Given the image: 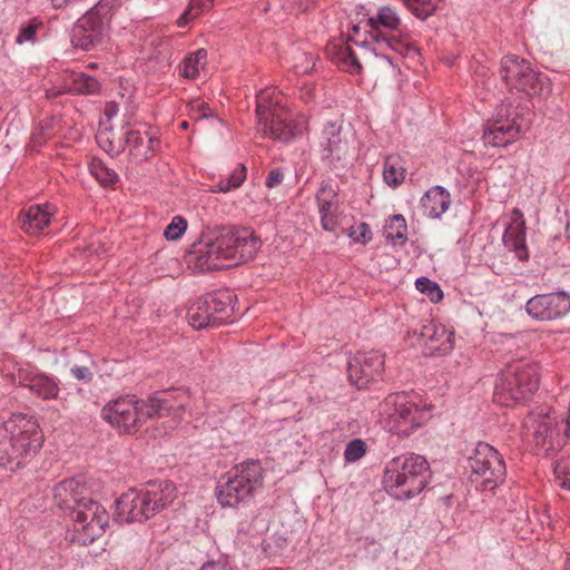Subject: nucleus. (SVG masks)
<instances>
[{"label":"nucleus","mask_w":570,"mask_h":570,"mask_svg":"<svg viewBox=\"0 0 570 570\" xmlns=\"http://www.w3.org/2000/svg\"><path fill=\"white\" fill-rule=\"evenodd\" d=\"M187 389L156 392L147 399L126 394L109 401L101 409V417L120 434H135L149 420L175 414L189 407Z\"/></svg>","instance_id":"f257e3e1"},{"label":"nucleus","mask_w":570,"mask_h":570,"mask_svg":"<svg viewBox=\"0 0 570 570\" xmlns=\"http://www.w3.org/2000/svg\"><path fill=\"white\" fill-rule=\"evenodd\" d=\"M261 246V239L249 228L220 227L203 236L189 259L200 271L220 269L252 259Z\"/></svg>","instance_id":"f03ea898"},{"label":"nucleus","mask_w":570,"mask_h":570,"mask_svg":"<svg viewBox=\"0 0 570 570\" xmlns=\"http://www.w3.org/2000/svg\"><path fill=\"white\" fill-rule=\"evenodd\" d=\"M43 444L38 421L23 413H13L0 426V465L18 471L27 465Z\"/></svg>","instance_id":"7ed1b4c3"},{"label":"nucleus","mask_w":570,"mask_h":570,"mask_svg":"<svg viewBox=\"0 0 570 570\" xmlns=\"http://www.w3.org/2000/svg\"><path fill=\"white\" fill-rule=\"evenodd\" d=\"M257 132L262 138L282 140L303 139L307 131V118L294 114L288 107V98L274 88L258 92L256 104Z\"/></svg>","instance_id":"20e7f679"},{"label":"nucleus","mask_w":570,"mask_h":570,"mask_svg":"<svg viewBox=\"0 0 570 570\" xmlns=\"http://www.w3.org/2000/svg\"><path fill=\"white\" fill-rule=\"evenodd\" d=\"M429 479L430 466L425 458L405 453L386 462L383 485L391 497L397 500H407L420 494Z\"/></svg>","instance_id":"39448f33"},{"label":"nucleus","mask_w":570,"mask_h":570,"mask_svg":"<svg viewBox=\"0 0 570 570\" xmlns=\"http://www.w3.org/2000/svg\"><path fill=\"white\" fill-rule=\"evenodd\" d=\"M176 498L173 482H149L139 489H129L117 500V514L126 523L142 522L168 507Z\"/></svg>","instance_id":"423d86ee"},{"label":"nucleus","mask_w":570,"mask_h":570,"mask_svg":"<svg viewBox=\"0 0 570 570\" xmlns=\"http://www.w3.org/2000/svg\"><path fill=\"white\" fill-rule=\"evenodd\" d=\"M264 481L259 461L248 460L236 464L216 487L217 502L223 508H238L249 503Z\"/></svg>","instance_id":"0eeeda50"},{"label":"nucleus","mask_w":570,"mask_h":570,"mask_svg":"<svg viewBox=\"0 0 570 570\" xmlns=\"http://www.w3.org/2000/svg\"><path fill=\"white\" fill-rule=\"evenodd\" d=\"M539 387L538 365L529 361L509 362L494 387V401L512 406L527 401Z\"/></svg>","instance_id":"6e6552de"},{"label":"nucleus","mask_w":570,"mask_h":570,"mask_svg":"<svg viewBox=\"0 0 570 570\" xmlns=\"http://www.w3.org/2000/svg\"><path fill=\"white\" fill-rule=\"evenodd\" d=\"M385 429L397 436H409L429 419V411L404 392L387 395L381 404Z\"/></svg>","instance_id":"1a4fd4ad"},{"label":"nucleus","mask_w":570,"mask_h":570,"mask_svg":"<svg viewBox=\"0 0 570 570\" xmlns=\"http://www.w3.org/2000/svg\"><path fill=\"white\" fill-rule=\"evenodd\" d=\"M524 426L532 434L534 450L538 455L554 456L569 442L570 410L568 416L531 413L524 420Z\"/></svg>","instance_id":"9d476101"},{"label":"nucleus","mask_w":570,"mask_h":570,"mask_svg":"<svg viewBox=\"0 0 570 570\" xmlns=\"http://www.w3.org/2000/svg\"><path fill=\"white\" fill-rule=\"evenodd\" d=\"M370 21L375 29L383 28L392 32L387 37H374L375 46L372 50L376 57L393 65L392 57L384 52L385 49L403 57L414 58L419 55L417 48L411 41L410 33L401 28V18L394 8L390 6L379 8L376 16L372 17Z\"/></svg>","instance_id":"9b49d317"},{"label":"nucleus","mask_w":570,"mask_h":570,"mask_svg":"<svg viewBox=\"0 0 570 570\" xmlns=\"http://www.w3.org/2000/svg\"><path fill=\"white\" fill-rule=\"evenodd\" d=\"M470 480L478 490L492 491L501 485L507 476L503 456L492 445L479 442L469 458Z\"/></svg>","instance_id":"f8f14e48"},{"label":"nucleus","mask_w":570,"mask_h":570,"mask_svg":"<svg viewBox=\"0 0 570 570\" xmlns=\"http://www.w3.org/2000/svg\"><path fill=\"white\" fill-rule=\"evenodd\" d=\"M70 517L72 521L70 541L79 546L92 543L105 533L109 524L107 510L92 499L80 504Z\"/></svg>","instance_id":"ddd939ff"},{"label":"nucleus","mask_w":570,"mask_h":570,"mask_svg":"<svg viewBox=\"0 0 570 570\" xmlns=\"http://www.w3.org/2000/svg\"><path fill=\"white\" fill-rule=\"evenodd\" d=\"M525 125L521 114L510 104H500L495 107L491 119L484 126V140H501L502 142H513Z\"/></svg>","instance_id":"4468645a"},{"label":"nucleus","mask_w":570,"mask_h":570,"mask_svg":"<svg viewBox=\"0 0 570 570\" xmlns=\"http://www.w3.org/2000/svg\"><path fill=\"white\" fill-rule=\"evenodd\" d=\"M229 303L217 295L199 297L187 312L188 323L196 330L216 326L229 317Z\"/></svg>","instance_id":"2eb2a0df"},{"label":"nucleus","mask_w":570,"mask_h":570,"mask_svg":"<svg viewBox=\"0 0 570 570\" xmlns=\"http://www.w3.org/2000/svg\"><path fill=\"white\" fill-rule=\"evenodd\" d=\"M383 370L384 356L379 351L358 352L348 360V379L357 389H365L381 377Z\"/></svg>","instance_id":"dca6fc26"},{"label":"nucleus","mask_w":570,"mask_h":570,"mask_svg":"<svg viewBox=\"0 0 570 570\" xmlns=\"http://www.w3.org/2000/svg\"><path fill=\"white\" fill-rule=\"evenodd\" d=\"M525 311L533 320L554 321L570 311V296L563 292L535 295L527 302Z\"/></svg>","instance_id":"f3484780"},{"label":"nucleus","mask_w":570,"mask_h":570,"mask_svg":"<svg viewBox=\"0 0 570 570\" xmlns=\"http://www.w3.org/2000/svg\"><path fill=\"white\" fill-rule=\"evenodd\" d=\"M413 336L417 337L419 343L429 354H446L454 345V332L434 321L422 324L419 331L414 330Z\"/></svg>","instance_id":"a211bd4d"},{"label":"nucleus","mask_w":570,"mask_h":570,"mask_svg":"<svg viewBox=\"0 0 570 570\" xmlns=\"http://www.w3.org/2000/svg\"><path fill=\"white\" fill-rule=\"evenodd\" d=\"M111 2L101 0L80 19L79 26L85 30L87 49L98 43L105 36L111 16Z\"/></svg>","instance_id":"6ab92c4d"},{"label":"nucleus","mask_w":570,"mask_h":570,"mask_svg":"<svg viewBox=\"0 0 570 570\" xmlns=\"http://www.w3.org/2000/svg\"><path fill=\"white\" fill-rule=\"evenodd\" d=\"M316 203L322 227L327 232H334L338 226L340 198L338 187L332 179L322 180L316 193Z\"/></svg>","instance_id":"aec40b11"},{"label":"nucleus","mask_w":570,"mask_h":570,"mask_svg":"<svg viewBox=\"0 0 570 570\" xmlns=\"http://www.w3.org/2000/svg\"><path fill=\"white\" fill-rule=\"evenodd\" d=\"M89 499L85 483L76 478L66 479L53 488L55 504L60 510L70 511V515Z\"/></svg>","instance_id":"412c9836"},{"label":"nucleus","mask_w":570,"mask_h":570,"mask_svg":"<svg viewBox=\"0 0 570 570\" xmlns=\"http://www.w3.org/2000/svg\"><path fill=\"white\" fill-rule=\"evenodd\" d=\"M503 243L508 248L515 253L518 258H528L525 246V219L523 217V213L519 208H514L511 213V223L504 230Z\"/></svg>","instance_id":"4be33fe9"},{"label":"nucleus","mask_w":570,"mask_h":570,"mask_svg":"<svg viewBox=\"0 0 570 570\" xmlns=\"http://www.w3.org/2000/svg\"><path fill=\"white\" fill-rule=\"evenodd\" d=\"M19 382L42 400H55L59 394V381L43 373L20 371Z\"/></svg>","instance_id":"5701e85b"},{"label":"nucleus","mask_w":570,"mask_h":570,"mask_svg":"<svg viewBox=\"0 0 570 570\" xmlns=\"http://www.w3.org/2000/svg\"><path fill=\"white\" fill-rule=\"evenodd\" d=\"M450 193L442 186L430 188L421 198L423 215L429 218H440L450 207Z\"/></svg>","instance_id":"b1692460"},{"label":"nucleus","mask_w":570,"mask_h":570,"mask_svg":"<svg viewBox=\"0 0 570 570\" xmlns=\"http://www.w3.org/2000/svg\"><path fill=\"white\" fill-rule=\"evenodd\" d=\"M514 89L523 91L529 96H542L550 92V82L544 73L535 71L531 65H529L520 80H517Z\"/></svg>","instance_id":"393cba45"},{"label":"nucleus","mask_w":570,"mask_h":570,"mask_svg":"<svg viewBox=\"0 0 570 570\" xmlns=\"http://www.w3.org/2000/svg\"><path fill=\"white\" fill-rule=\"evenodd\" d=\"M51 215L49 204L32 205L24 213L21 228L30 235H36L49 224Z\"/></svg>","instance_id":"a878e982"},{"label":"nucleus","mask_w":570,"mask_h":570,"mask_svg":"<svg viewBox=\"0 0 570 570\" xmlns=\"http://www.w3.org/2000/svg\"><path fill=\"white\" fill-rule=\"evenodd\" d=\"M529 65L530 62L514 55H508L502 58L500 73L502 80L510 89L515 88L517 80H520Z\"/></svg>","instance_id":"bb28decb"},{"label":"nucleus","mask_w":570,"mask_h":570,"mask_svg":"<svg viewBox=\"0 0 570 570\" xmlns=\"http://www.w3.org/2000/svg\"><path fill=\"white\" fill-rule=\"evenodd\" d=\"M68 90L79 95H94L100 89L98 80L83 72L72 71L67 76Z\"/></svg>","instance_id":"cd10ccee"},{"label":"nucleus","mask_w":570,"mask_h":570,"mask_svg":"<svg viewBox=\"0 0 570 570\" xmlns=\"http://www.w3.org/2000/svg\"><path fill=\"white\" fill-rule=\"evenodd\" d=\"M229 428L239 434H246L255 425L254 416L242 405H235L227 416Z\"/></svg>","instance_id":"c85d7f7f"},{"label":"nucleus","mask_w":570,"mask_h":570,"mask_svg":"<svg viewBox=\"0 0 570 570\" xmlns=\"http://www.w3.org/2000/svg\"><path fill=\"white\" fill-rule=\"evenodd\" d=\"M384 235L389 243L403 245L407 239L406 220L402 215H394L384 226Z\"/></svg>","instance_id":"c756f323"},{"label":"nucleus","mask_w":570,"mask_h":570,"mask_svg":"<svg viewBox=\"0 0 570 570\" xmlns=\"http://www.w3.org/2000/svg\"><path fill=\"white\" fill-rule=\"evenodd\" d=\"M247 169L244 164H238L227 178L219 179L214 186V193H228L233 189L239 188L245 181Z\"/></svg>","instance_id":"7c9ffc66"},{"label":"nucleus","mask_w":570,"mask_h":570,"mask_svg":"<svg viewBox=\"0 0 570 570\" xmlns=\"http://www.w3.org/2000/svg\"><path fill=\"white\" fill-rule=\"evenodd\" d=\"M503 348L507 353L511 354V358L507 362L524 361L529 353L528 342L525 335H510L505 336L502 342Z\"/></svg>","instance_id":"2f4dec72"},{"label":"nucleus","mask_w":570,"mask_h":570,"mask_svg":"<svg viewBox=\"0 0 570 570\" xmlns=\"http://www.w3.org/2000/svg\"><path fill=\"white\" fill-rule=\"evenodd\" d=\"M43 29V21L39 18H32L27 23L20 26L14 42L17 45H35L37 42L38 33L41 32Z\"/></svg>","instance_id":"473e14b6"},{"label":"nucleus","mask_w":570,"mask_h":570,"mask_svg":"<svg viewBox=\"0 0 570 570\" xmlns=\"http://www.w3.org/2000/svg\"><path fill=\"white\" fill-rule=\"evenodd\" d=\"M206 62L207 51L205 49H199L190 53L184 60L183 76L188 79H195L199 75L200 69L205 67Z\"/></svg>","instance_id":"72a5a7b5"},{"label":"nucleus","mask_w":570,"mask_h":570,"mask_svg":"<svg viewBox=\"0 0 570 570\" xmlns=\"http://www.w3.org/2000/svg\"><path fill=\"white\" fill-rule=\"evenodd\" d=\"M442 0H402L405 7L419 19L433 16Z\"/></svg>","instance_id":"f704fd0d"},{"label":"nucleus","mask_w":570,"mask_h":570,"mask_svg":"<svg viewBox=\"0 0 570 570\" xmlns=\"http://www.w3.org/2000/svg\"><path fill=\"white\" fill-rule=\"evenodd\" d=\"M309 0H267L264 11L283 10L285 13H294L308 8Z\"/></svg>","instance_id":"c9c22d12"},{"label":"nucleus","mask_w":570,"mask_h":570,"mask_svg":"<svg viewBox=\"0 0 570 570\" xmlns=\"http://www.w3.org/2000/svg\"><path fill=\"white\" fill-rule=\"evenodd\" d=\"M213 0H190L187 9L181 13L177 20L179 28H185L190 21L196 19L203 10L210 7Z\"/></svg>","instance_id":"e433bc0d"},{"label":"nucleus","mask_w":570,"mask_h":570,"mask_svg":"<svg viewBox=\"0 0 570 570\" xmlns=\"http://www.w3.org/2000/svg\"><path fill=\"white\" fill-rule=\"evenodd\" d=\"M293 60V69L299 75L308 73L315 67V57L312 52H305L297 49L294 51Z\"/></svg>","instance_id":"4c0bfd02"},{"label":"nucleus","mask_w":570,"mask_h":570,"mask_svg":"<svg viewBox=\"0 0 570 570\" xmlns=\"http://www.w3.org/2000/svg\"><path fill=\"white\" fill-rule=\"evenodd\" d=\"M553 471L557 484L570 491V456L557 460Z\"/></svg>","instance_id":"58836bf2"},{"label":"nucleus","mask_w":570,"mask_h":570,"mask_svg":"<svg viewBox=\"0 0 570 570\" xmlns=\"http://www.w3.org/2000/svg\"><path fill=\"white\" fill-rule=\"evenodd\" d=\"M415 286L421 293L426 294L433 303H438L443 298V292L440 286L428 277H419Z\"/></svg>","instance_id":"ea45409f"},{"label":"nucleus","mask_w":570,"mask_h":570,"mask_svg":"<svg viewBox=\"0 0 570 570\" xmlns=\"http://www.w3.org/2000/svg\"><path fill=\"white\" fill-rule=\"evenodd\" d=\"M187 229V220L183 216H174L164 230L167 240H178Z\"/></svg>","instance_id":"a19ab883"},{"label":"nucleus","mask_w":570,"mask_h":570,"mask_svg":"<svg viewBox=\"0 0 570 570\" xmlns=\"http://www.w3.org/2000/svg\"><path fill=\"white\" fill-rule=\"evenodd\" d=\"M383 177L387 185L395 187L404 180V170L387 159L384 164Z\"/></svg>","instance_id":"79ce46f5"},{"label":"nucleus","mask_w":570,"mask_h":570,"mask_svg":"<svg viewBox=\"0 0 570 570\" xmlns=\"http://www.w3.org/2000/svg\"><path fill=\"white\" fill-rule=\"evenodd\" d=\"M366 452V444L361 439H354L346 444L344 451V459L346 462H356L360 460Z\"/></svg>","instance_id":"37998d69"},{"label":"nucleus","mask_w":570,"mask_h":570,"mask_svg":"<svg viewBox=\"0 0 570 570\" xmlns=\"http://www.w3.org/2000/svg\"><path fill=\"white\" fill-rule=\"evenodd\" d=\"M90 171L104 185H110L116 180V174L105 168L100 163H92Z\"/></svg>","instance_id":"c03bdc74"},{"label":"nucleus","mask_w":570,"mask_h":570,"mask_svg":"<svg viewBox=\"0 0 570 570\" xmlns=\"http://www.w3.org/2000/svg\"><path fill=\"white\" fill-rule=\"evenodd\" d=\"M189 115L194 120L199 121L212 116V109L206 102L195 100L189 105Z\"/></svg>","instance_id":"a18cd8bd"},{"label":"nucleus","mask_w":570,"mask_h":570,"mask_svg":"<svg viewBox=\"0 0 570 570\" xmlns=\"http://www.w3.org/2000/svg\"><path fill=\"white\" fill-rule=\"evenodd\" d=\"M341 60L350 66L353 71L361 70V63L358 62L356 55L348 46H343L341 48Z\"/></svg>","instance_id":"49530a36"},{"label":"nucleus","mask_w":570,"mask_h":570,"mask_svg":"<svg viewBox=\"0 0 570 570\" xmlns=\"http://www.w3.org/2000/svg\"><path fill=\"white\" fill-rule=\"evenodd\" d=\"M340 134L341 125L335 121L328 122L323 129V138L326 140V142H340Z\"/></svg>","instance_id":"de8ad7c7"},{"label":"nucleus","mask_w":570,"mask_h":570,"mask_svg":"<svg viewBox=\"0 0 570 570\" xmlns=\"http://www.w3.org/2000/svg\"><path fill=\"white\" fill-rule=\"evenodd\" d=\"M70 372L76 380L86 383H89L94 377L92 372L87 366L75 365L71 367Z\"/></svg>","instance_id":"09e8293b"},{"label":"nucleus","mask_w":570,"mask_h":570,"mask_svg":"<svg viewBox=\"0 0 570 570\" xmlns=\"http://www.w3.org/2000/svg\"><path fill=\"white\" fill-rule=\"evenodd\" d=\"M283 179L284 173L282 171V169L276 168L268 173L265 184L268 188H274L278 186L283 181Z\"/></svg>","instance_id":"8fccbe9b"},{"label":"nucleus","mask_w":570,"mask_h":570,"mask_svg":"<svg viewBox=\"0 0 570 570\" xmlns=\"http://www.w3.org/2000/svg\"><path fill=\"white\" fill-rule=\"evenodd\" d=\"M360 234L354 237V240L366 244L372 239V233L365 223L358 226Z\"/></svg>","instance_id":"3c124183"},{"label":"nucleus","mask_w":570,"mask_h":570,"mask_svg":"<svg viewBox=\"0 0 570 570\" xmlns=\"http://www.w3.org/2000/svg\"><path fill=\"white\" fill-rule=\"evenodd\" d=\"M66 92H70L68 90V81L67 79L65 80V86L61 87V88H58V87H51L49 89L46 90V97L47 98H57Z\"/></svg>","instance_id":"603ef678"},{"label":"nucleus","mask_w":570,"mask_h":570,"mask_svg":"<svg viewBox=\"0 0 570 570\" xmlns=\"http://www.w3.org/2000/svg\"><path fill=\"white\" fill-rule=\"evenodd\" d=\"M119 109L118 105L114 101L107 102L104 109V115L107 121H110L114 117L117 116Z\"/></svg>","instance_id":"864d4df0"},{"label":"nucleus","mask_w":570,"mask_h":570,"mask_svg":"<svg viewBox=\"0 0 570 570\" xmlns=\"http://www.w3.org/2000/svg\"><path fill=\"white\" fill-rule=\"evenodd\" d=\"M199 570H232V568L226 562L212 561L203 564Z\"/></svg>","instance_id":"5fc2aeb1"},{"label":"nucleus","mask_w":570,"mask_h":570,"mask_svg":"<svg viewBox=\"0 0 570 570\" xmlns=\"http://www.w3.org/2000/svg\"><path fill=\"white\" fill-rule=\"evenodd\" d=\"M357 542H358L360 547L366 548L367 546H372L374 548L375 552L380 551V544L375 540L370 539L368 537L361 538V539H358Z\"/></svg>","instance_id":"6e6d98bb"},{"label":"nucleus","mask_w":570,"mask_h":570,"mask_svg":"<svg viewBox=\"0 0 570 570\" xmlns=\"http://www.w3.org/2000/svg\"><path fill=\"white\" fill-rule=\"evenodd\" d=\"M107 148L105 149L107 154L110 156L119 155L125 150V145H106Z\"/></svg>","instance_id":"4d7b16f0"},{"label":"nucleus","mask_w":570,"mask_h":570,"mask_svg":"<svg viewBox=\"0 0 570 570\" xmlns=\"http://www.w3.org/2000/svg\"><path fill=\"white\" fill-rule=\"evenodd\" d=\"M145 137H141L139 132L128 131L126 142H144Z\"/></svg>","instance_id":"13d9d810"},{"label":"nucleus","mask_w":570,"mask_h":570,"mask_svg":"<svg viewBox=\"0 0 570 570\" xmlns=\"http://www.w3.org/2000/svg\"><path fill=\"white\" fill-rule=\"evenodd\" d=\"M306 441V438L304 434L297 432L294 438H293V443L298 446V448H303L304 446V443Z\"/></svg>","instance_id":"bf43d9fd"},{"label":"nucleus","mask_w":570,"mask_h":570,"mask_svg":"<svg viewBox=\"0 0 570 570\" xmlns=\"http://www.w3.org/2000/svg\"><path fill=\"white\" fill-rule=\"evenodd\" d=\"M55 8H62L71 3L73 0H50Z\"/></svg>","instance_id":"052dcab7"},{"label":"nucleus","mask_w":570,"mask_h":570,"mask_svg":"<svg viewBox=\"0 0 570 570\" xmlns=\"http://www.w3.org/2000/svg\"><path fill=\"white\" fill-rule=\"evenodd\" d=\"M102 130H108V127H107L105 121L100 120V122H99V134H101Z\"/></svg>","instance_id":"680f3d73"},{"label":"nucleus","mask_w":570,"mask_h":570,"mask_svg":"<svg viewBox=\"0 0 570 570\" xmlns=\"http://www.w3.org/2000/svg\"><path fill=\"white\" fill-rule=\"evenodd\" d=\"M142 145H138V144L132 145V148L129 150V154L132 156L136 155L135 150H137Z\"/></svg>","instance_id":"e2e57ef3"},{"label":"nucleus","mask_w":570,"mask_h":570,"mask_svg":"<svg viewBox=\"0 0 570 570\" xmlns=\"http://www.w3.org/2000/svg\"><path fill=\"white\" fill-rule=\"evenodd\" d=\"M566 567L568 570H570V552H568V554H567Z\"/></svg>","instance_id":"0e129e2a"},{"label":"nucleus","mask_w":570,"mask_h":570,"mask_svg":"<svg viewBox=\"0 0 570 570\" xmlns=\"http://www.w3.org/2000/svg\"><path fill=\"white\" fill-rule=\"evenodd\" d=\"M187 126H188V122H187V121H181V122H180V127H181V128H187Z\"/></svg>","instance_id":"69168bd1"},{"label":"nucleus","mask_w":570,"mask_h":570,"mask_svg":"<svg viewBox=\"0 0 570 570\" xmlns=\"http://www.w3.org/2000/svg\"><path fill=\"white\" fill-rule=\"evenodd\" d=\"M357 46H365L366 42H355Z\"/></svg>","instance_id":"338daca9"},{"label":"nucleus","mask_w":570,"mask_h":570,"mask_svg":"<svg viewBox=\"0 0 570 570\" xmlns=\"http://www.w3.org/2000/svg\"><path fill=\"white\" fill-rule=\"evenodd\" d=\"M353 31L357 32V31H358V27H357V26H354V27H353Z\"/></svg>","instance_id":"774afa93"}]
</instances>
